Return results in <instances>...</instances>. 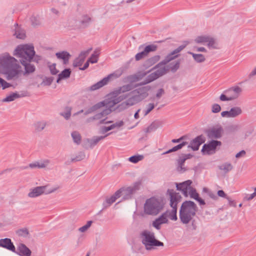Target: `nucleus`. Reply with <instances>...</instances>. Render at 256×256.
Segmentation results:
<instances>
[{
  "label": "nucleus",
  "instance_id": "nucleus-1",
  "mask_svg": "<svg viewBox=\"0 0 256 256\" xmlns=\"http://www.w3.org/2000/svg\"><path fill=\"white\" fill-rule=\"evenodd\" d=\"M0 72L6 75L8 80L21 76L23 71L14 58L6 56L0 59Z\"/></svg>",
  "mask_w": 256,
  "mask_h": 256
},
{
  "label": "nucleus",
  "instance_id": "nucleus-2",
  "mask_svg": "<svg viewBox=\"0 0 256 256\" xmlns=\"http://www.w3.org/2000/svg\"><path fill=\"white\" fill-rule=\"evenodd\" d=\"M196 206L194 202L186 201L183 202L180 212L181 221L184 224L188 223L196 215Z\"/></svg>",
  "mask_w": 256,
  "mask_h": 256
},
{
  "label": "nucleus",
  "instance_id": "nucleus-3",
  "mask_svg": "<svg viewBox=\"0 0 256 256\" xmlns=\"http://www.w3.org/2000/svg\"><path fill=\"white\" fill-rule=\"evenodd\" d=\"M162 200L152 197L146 200L144 206V212L150 215H156L164 208Z\"/></svg>",
  "mask_w": 256,
  "mask_h": 256
},
{
  "label": "nucleus",
  "instance_id": "nucleus-4",
  "mask_svg": "<svg viewBox=\"0 0 256 256\" xmlns=\"http://www.w3.org/2000/svg\"><path fill=\"white\" fill-rule=\"evenodd\" d=\"M170 206L172 208L170 212L167 211L165 213H168L167 218H169L170 220H177L176 212L177 205L180 201L182 197L178 193H176L173 191L169 192Z\"/></svg>",
  "mask_w": 256,
  "mask_h": 256
},
{
  "label": "nucleus",
  "instance_id": "nucleus-5",
  "mask_svg": "<svg viewBox=\"0 0 256 256\" xmlns=\"http://www.w3.org/2000/svg\"><path fill=\"white\" fill-rule=\"evenodd\" d=\"M142 242L148 250L153 246H162L163 243L154 238V234L148 230L143 231L140 234Z\"/></svg>",
  "mask_w": 256,
  "mask_h": 256
},
{
  "label": "nucleus",
  "instance_id": "nucleus-6",
  "mask_svg": "<svg viewBox=\"0 0 256 256\" xmlns=\"http://www.w3.org/2000/svg\"><path fill=\"white\" fill-rule=\"evenodd\" d=\"M15 54L18 57L24 58L26 60L30 61L34 54V47L30 45L19 46L15 50Z\"/></svg>",
  "mask_w": 256,
  "mask_h": 256
},
{
  "label": "nucleus",
  "instance_id": "nucleus-7",
  "mask_svg": "<svg viewBox=\"0 0 256 256\" xmlns=\"http://www.w3.org/2000/svg\"><path fill=\"white\" fill-rule=\"evenodd\" d=\"M180 66L179 62H176L174 64H171L170 66H165L162 64H159L157 67V70L154 74H152V78H151L148 82H150L160 76L166 74L168 72L176 71L178 69Z\"/></svg>",
  "mask_w": 256,
  "mask_h": 256
},
{
  "label": "nucleus",
  "instance_id": "nucleus-8",
  "mask_svg": "<svg viewBox=\"0 0 256 256\" xmlns=\"http://www.w3.org/2000/svg\"><path fill=\"white\" fill-rule=\"evenodd\" d=\"M221 142L218 140H212L207 144H204L202 152L204 154H210L215 152L218 146H221Z\"/></svg>",
  "mask_w": 256,
  "mask_h": 256
},
{
  "label": "nucleus",
  "instance_id": "nucleus-9",
  "mask_svg": "<svg viewBox=\"0 0 256 256\" xmlns=\"http://www.w3.org/2000/svg\"><path fill=\"white\" fill-rule=\"evenodd\" d=\"M192 184V182L190 180L185 181L178 184L177 188L178 190H182L185 196H187L188 195H190L191 196L192 192L196 191L191 186Z\"/></svg>",
  "mask_w": 256,
  "mask_h": 256
},
{
  "label": "nucleus",
  "instance_id": "nucleus-10",
  "mask_svg": "<svg viewBox=\"0 0 256 256\" xmlns=\"http://www.w3.org/2000/svg\"><path fill=\"white\" fill-rule=\"evenodd\" d=\"M88 52H82L79 56L76 58L74 62V66H78L80 68V70H84L88 66V62H86L83 66L84 62L85 60L86 56H88Z\"/></svg>",
  "mask_w": 256,
  "mask_h": 256
},
{
  "label": "nucleus",
  "instance_id": "nucleus-11",
  "mask_svg": "<svg viewBox=\"0 0 256 256\" xmlns=\"http://www.w3.org/2000/svg\"><path fill=\"white\" fill-rule=\"evenodd\" d=\"M242 113V110L240 108L234 107L230 111L222 112L221 114L222 116L227 118H234L236 117Z\"/></svg>",
  "mask_w": 256,
  "mask_h": 256
},
{
  "label": "nucleus",
  "instance_id": "nucleus-12",
  "mask_svg": "<svg viewBox=\"0 0 256 256\" xmlns=\"http://www.w3.org/2000/svg\"><path fill=\"white\" fill-rule=\"evenodd\" d=\"M222 128H213L207 131L208 136L210 138H218L222 136Z\"/></svg>",
  "mask_w": 256,
  "mask_h": 256
},
{
  "label": "nucleus",
  "instance_id": "nucleus-13",
  "mask_svg": "<svg viewBox=\"0 0 256 256\" xmlns=\"http://www.w3.org/2000/svg\"><path fill=\"white\" fill-rule=\"evenodd\" d=\"M204 141L205 139L203 136H198L191 142L190 146L194 150H198L200 146L204 143Z\"/></svg>",
  "mask_w": 256,
  "mask_h": 256
},
{
  "label": "nucleus",
  "instance_id": "nucleus-14",
  "mask_svg": "<svg viewBox=\"0 0 256 256\" xmlns=\"http://www.w3.org/2000/svg\"><path fill=\"white\" fill-rule=\"evenodd\" d=\"M167 214L168 213H164L159 218L153 222V226L159 230L162 224L167 223L168 222Z\"/></svg>",
  "mask_w": 256,
  "mask_h": 256
},
{
  "label": "nucleus",
  "instance_id": "nucleus-15",
  "mask_svg": "<svg viewBox=\"0 0 256 256\" xmlns=\"http://www.w3.org/2000/svg\"><path fill=\"white\" fill-rule=\"evenodd\" d=\"M0 246L10 250L13 252H16V248L10 238H4L0 240Z\"/></svg>",
  "mask_w": 256,
  "mask_h": 256
},
{
  "label": "nucleus",
  "instance_id": "nucleus-16",
  "mask_svg": "<svg viewBox=\"0 0 256 256\" xmlns=\"http://www.w3.org/2000/svg\"><path fill=\"white\" fill-rule=\"evenodd\" d=\"M196 41L198 43H207L209 46H212L214 44V40L208 36H200L198 37Z\"/></svg>",
  "mask_w": 256,
  "mask_h": 256
},
{
  "label": "nucleus",
  "instance_id": "nucleus-17",
  "mask_svg": "<svg viewBox=\"0 0 256 256\" xmlns=\"http://www.w3.org/2000/svg\"><path fill=\"white\" fill-rule=\"evenodd\" d=\"M19 254L22 256H30L31 251L24 244H20L18 247Z\"/></svg>",
  "mask_w": 256,
  "mask_h": 256
},
{
  "label": "nucleus",
  "instance_id": "nucleus-18",
  "mask_svg": "<svg viewBox=\"0 0 256 256\" xmlns=\"http://www.w3.org/2000/svg\"><path fill=\"white\" fill-rule=\"evenodd\" d=\"M45 188L46 186H39L36 188L29 193L28 196L30 197H36L39 196L44 192Z\"/></svg>",
  "mask_w": 256,
  "mask_h": 256
},
{
  "label": "nucleus",
  "instance_id": "nucleus-19",
  "mask_svg": "<svg viewBox=\"0 0 256 256\" xmlns=\"http://www.w3.org/2000/svg\"><path fill=\"white\" fill-rule=\"evenodd\" d=\"M110 76L103 78L102 80L98 82L96 84L92 86L91 89L92 90H96L104 86L108 82Z\"/></svg>",
  "mask_w": 256,
  "mask_h": 256
},
{
  "label": "nucleus",
  "instance_id": "nucleus-20",
  "mask_svg": "<svg viewBox=\"0 0 256 256\" xmlns=\"http://www.w3.org/2000/svg\"><path fill=\"white\" fill-rule=\"evenodd\" d=\"M22 64L24 66L25 68V72H23L22 74H28L34 71L35 68L32 65L30 64H27L24 60L22 61Z\"/></svg>",
  "mask_w": 256,
  "mask_h": 256
},
{
  "label": "nucleus",
  "instance_id": "nucleus-21",
  "mask_svg": "<svg viewBox=\"0 0 256 256\" xmlns=\"http://www.w3.org/2000/svg\"><path fill=\"white\" fill-rule=\"evenodd\" d=\"M56 56L58 58L62 60L64 64H66L68 62L70 57V54L66 52H60L56 53Z\"/></svg>",
  "mask_w": 256,
  "mask_h": 256
},
{
  "label": "nucleus",
  "instance_id": "nucleus-22",
  "mask_svg": "<svg viewBox=\"0 0 256 256\" xmlns=\"http://www.w3.org/2000/svg\"><path fill=\"white\" fill-rule=\"evenodd\" d=\"M71 73V71L70 69H66L64 70H63L59 75H58V82L59 80L65 78H67L70 76Z\"/></svg>",
  "mask_w": 256,
  "mask_h": 256
},
{
  "label": "nucleus",
  "instance_id": "nucleus-23",
  "mask_svg": "<svg viewBox=\"0 0 256 256\" xmlns=\"http://www.w3.org/2000/svg\"><path fill=\"white\" fill-rule=\"evenodd\" d=\"M100 52L99 50H96L94 52V53L92 54L91 57L88 60V63L90 62L91 63H95L98 61V57L99 56Z\"/></svg>",
  "mask_w": 256,
  "mask_h": 256
},
{
  "label": "nucleus",
  "instance_id": "nucleus-24",
  "mask_svg": "<svg viewBox=\"0 0 256 256\" xmlns=\"http://www.w3.org/2000/svg\"><path fill=\"white\" fill-rule=\"evenodd\" d=\"M157 48L158 46L155 44H150L145 48L144 51L148 55L149 52L156 51Z\"/></svg>",
  "mask_w": 256,
  "mask_h": 256
},
{
  "label": "nucleus",
  "instance_id": "nucleus-25",
  "mask_svg": "<svg viewBox=\"0 0 256 256\" xmlns=\"http://www.w3.org/2000/svg\"><path fill=\"white\" fill-rule=\"evenodd\" d=\"M191 197L193 198H194L196 199V200H197L200 204H205V202H204V200L202 199L200 196H199V194L198 193H197L196 192V191H193L192 194V196Z\"/></svg>",
  "mask_w": 256,
  "mask_h": 256
},
{
  "label": "nucleus",
  "instance_id": "nucleus-26",
  "mask_svg": "<svg viewBox=\"0 0 256 256\" xmlns=\"http://www.w3.org/2000/svg\"><path fill=\"white\" fill-rule=\"evenodd\" d=\"M190 54H192L194 59L198 62H202L204 60L205 58L204 56L201 54H194L192 52H190Z\"/></svg>",
  "mask_w": 256,
  "mask_h": 256
},
{
  "label": "nucleus",
  "instance_id": "nucleus-27",
  "mask_svg": "<svg viewBox=\"0 0 256 256\" xmlns=\"http://www.w3.org/2000/svg\"><path fill=\"white\" fill-rule=\"evenodd\" d=\"M123 124V122H119V123H116L114 124L111 125L110 126L108 127H104L103 128V131L104 132H106L112 129H113L117 127H120L122 126Z\"/></svg>",
  "mask_w": 256,
  "mask_h": 256
},
{
  "label": "nucleus",
  "instance_id": "nucleus-28",
  "mask_svg": "<svg viewBox=\"0 0 256 256\" xmlns=\"http://www.w3.org/2000/svg\"><path fill=\"white\" fill-rule=\"evenodd\" d=\"M72 137L74 140V141L78 144L81 141V136L79 133L76 132H74L72 134Z\"/></svg>",
  "mask_w": 256,
  "mask_h": 256
},
{
  "label": "nucleus",
  "instance_id": "nucleus-29",
  "mask_svg": "<svg viewBox=\"0 0 256 256\" xmlns=\"http://www.w3.org/2000/svg\"><path fill=\"white\" fill-rule=\"evenodd\" d=\"M143 158L144 157L142 156H140V155L134 156H131L129 160L132 162L136 163V162H138L142 160Z\"/></svg>",
  "mask_w": 256,
  "mask_h": 256
},
{
  "label": "nucleus",
  "instance_id": "nucleus-30",
  "mask_svg": "<svg viewBox=\"0 0 256 256\" xmlns=\"http://www.w3.org/2000/svg\"><path fill=\"white\" fill-rule=\"evenodd\" d=\"M121 192H122L121 190H118L116 192L114 196H112V198L110 200H108V202L111 204V203L114 202L116 201V199L120 196Z\"/></svg>",
  "mask_w": 256,
  "mask_h": 256
},
{
  "label": "nucleus",
  "instance_id": "nucleus-31",
  "mask_svg": "<svg viewBox=\"0 0 256 256\" xmlns=\"http://www.w3.org/2000/svg\"><path fill=\"white\" fill-rule=\"evenodd\" d=\"M237 94H236L235 96H226L224 94H222L220 96V99L222 101H224V100H234V98H236L237 97Z\"/></svg>",
  "mask_w": 256,
  "mask_h": 256
},
{
  "label": "nucleus",
  "instance_id": "nucleus-32",
  "mask_svg": "<svg viewBox=\"0 0 256 256\" xmlns=\"http://www.w3.org/2000/svg\"><path fill=\"white\" fill-rule=\"evenodd\" d=\"M18 96L16 94H13L9 96H8L4 100V102H10L12 101L16 98H18Z\"/></svg>",
  "mask_w": 256,
  "mask_h": 256
},
{
  "label": "nucleus",
  "instance_id": "nucleus-33",
  "mask_svg": "<svg viewBox=\"0 0 256 256\" xmlns=\"http://www.w3.org/2000/svg\"><path fill=\"white\" fill-rule=\"evenodd\" d=\"M138 101V100H136V98L135 97H133L132 98L128 99V102H126L125 104L126 106H132L136 104Z\"/></svg>",
  "mask_w": 256,
  "mask_h": 256
},
{
  "label": "nucleus",
  "instance_id": "nucleus-34",
  "mask_svg": "<svg viewBox=\"0 0 256 256\" xmlns=\"http://www.w3.org/2000/svg\"><path fill=\"white\" fill-rule=\"evenodd\" d=\"M10 85L4 80L0 78V87H2L3 89L9 88Z\"/></svg>",
  "mask_w": 256,
  "mask_h": 256
},
{
  "label": "nucleus",
  "instance_id": "nucleus-35",
  "mask_svg": "<svg viewBox=\"0 0 256 256\" xmlns=\"http://www.w3.org/2000/svg\"><path fill=\"white\" fill-rule=\"evenodd\" d=\"M50 70L52 74H56L58 73V70L56 68V66L55 64H52L49 66Z\"/></svg>",
  "mask_w": 256,
  "mask_h": 256
},
{
  "label": "nucleus",
  "instance_id": "nucleus-36",
  "mask_svg": "<svg viewBox=\"0 0 256 256\" xmlns=\"http://www.w3.org/2000/svg\"><path fill=\"white\" fill-rule=\"evenodd\" d=\"M146 56H147L144 50L143 52L138 54L136 56V60H141L142 58H144V57Z\"/></svg>",
  "mask_w": 256,
  "mask_h": 256
},
{
  "label": "nucleus",
  "instance_id": "nucleus-37",
  "mask_svg": "<svg viewBox=\"0 0 256 256\" xmlns=\"http://www.w3.org/2000/svg\"><path fill=\"white\" fill-rule=\"evenodd\" d=\"M92 223V221H88L86 224L80 228L79 230L82 232H85L90 226Z\"/></svg>",
  "mask_w": 256,
  "mask_h": 256
},
{
  "label": "nucleus",
  "instance_id": "nucleus-38",
  "mask_svg": "<svg viewBox=\"0 0 256 256\" xmlns=\"http://www.w3.org/2000/svg\"><path fill=\"white\" fill-rule=\"evenodd\" d=\"M182 50V48H177L176 50H174L170 54L169 57H170V59H173L174 58L177 57L178 56H174V57H172V56L175 54H178V52H180Z\"/></svg>",
  "mask_w": 256,
  "mask_h": 256
},
{
  "label": "nucleus",
  "instance_id": "nucleus-39",
  "mask_svg": "<svg viewBox=\"0 0 256 256\" xmlns=\"http://www.w3.org/2000/svg\"><path fill=\"white\" fill-rule=\"evenodd\" d=\"M185 145V143L180 144L174 147L171 150H170L168 152L176 151L179 149H180L184 146Z\"/></svg>",
  "mask_w": 256,
  "mask_h": 256
},
{
  "label": "nucleus",
  "instance_id": "nucleus-40",
  "mask_svg": "<svg viewBox=\"0 0 256 256\" xmlns=\"http://www.w3.org/2000/svg\"><path fill=\"white\" fill-rule=\"evenodd\" d=\"M221 108L220 105L215 104L212 106V112H218L220 111Z\"/></svg>",
  "mask_w": 256,
  "mask_h": 256
},
{
  "label": "nucleus",
  "instance_id": "nucleus-41",
  "mask_svg": "<svg viewBox=\"0 0 256 256\" xmlns=\"http://www.w3.org/2000/svg\"><path fill=\"white\" fill-rule=\"evenodd\" d=\"M154 108V104H150L148 106V108L146 112V114H148L151 110H152Z\"/></svg>",
  "mask_w": 256,
  "mask_h": 256
},
{
  "label": "nucleus",
  "instance_id": "nucleus-42",
  "mask_svg": "<svg viewBox=\"0 0 256 256\" xmlns=\"http://www.w3.org/2000/svg\"><path fill=\"white\" fill-rule=\"evenodd\" d=\"M218 196H219L220 197H222V198H226V194L222 190H218Z\"/></svg>",
  "mask_w": 256,
  "mask_h": 256
},
{
  "label": "nucleus",
  "instance_id": "nucleus-43",
  "mask_svg": "<svg viewBox=\"0 0 256 256\" xmlns=\"http://www.w3.org/2000/svg\"><path fill=\"white\" fill-rule=\"evenodd\" d=\"M105 106V104L104 102H100V104H98L96 106H94V108L96 109V108H100L102 106Z\"/></svg>",
  "mask_w": 256,
  "mask_h": 256
},
{
  "label": "nucleus",
  "instance_id": "nucleus-44",
  "mask_svg": "<svg viewBox=\"0 0 256 256\" xmlns=\"http://www.w3.org/2000/svg\"><path fill=\"white\" fill-rule=\"evenodd\" d=\"M245 154H246L244 150H242L239 153L236 154V158H239L241 156H243V155Z\"/></svg>",
  "mask_w": 256,
  "mask_h": 256
},
{
  "label": "nucleus",
  "instance_id": "nucleus-45",
  "mask_svg": "<svg viewBox=\"0 0 256 256\" xmlns=\"http://www.w3.org/2000/svg\"><path fill=\"white\" fill-rule=\"evenodd\" d=\"M196 50L198 52H206V49L204 48H196Z\"/></svg>",
  "mask_w": 256,
  "mask_h": 256
},
{
  "label": "nucleus",
  "instance_id": "nucleus-46",
  "mask_svg": "<svg viewBox=\"0 0 256 256\" xmlns=\"http://www.w3.org/2000/svg\"><path fill=\"white\" fill-rule=\"evenodd\" d=\"M140 111V110H138V112H136L135 114H134V118H138V117H139V115H138V112Z\"/></svg>",
  "mask_w": 256,
  "mask_h": 256
},
{
  "label": "nucleus",
  "instance_id": "nucleus-47",
  "mask_svg": "<svg viewBox=\"0 0 256 256\" xmlns=\"http://www.w3.org/2000/svg\"><path fill=\"white\" fill-rule=\"evenodd\" d=\"M255 195H256V188L254 189V192L252 195L251 197L249 199L252 198Z\"/></svg>",
  "mask_w": 256,
  "mask_h": 256
},
{
  "label": "nucleus",
  "instance_id": "nucleus-48",
  "mask_svg": "<svg viewBox=\"0 0 256 256\" xmlns=\"http://www.w3.org/2000/svg\"><path fill=\"white\" fill-rule=\"evenodd\" d=\"M16 37L20 38H24L25 37V34H22L20 36H17Z\"/></svg>",
  "mask_w": 256,
  "mask_h": 256
},
{
  "label": "nucleus",
  "instance_id": "nucleus-49",
  "mask_svg": "<svg viewBox=\"0 0 256 256\" xmlns=\"http://www.w3.org/2000/svg\"><path fill=\"white\" fill-rule=\"evenodd\" d=\"M210 196L211 198H212L214 199L216 198V196H214V194H210Z\"/></svg>",
  "mask_w": 256,
  "mask_h": 256
},
{
  "label": "nucleus",
  "instance_id": "nucleus-50",
  "mask_svg": "<svg viewBox=\"0 0 256 256\" xmlns=\"http://www.w3.org/2000/svg\"><path fill=\"white\" fill-rule=\"evenodd\" d=\"M234 90V92L236 93H238V92L240 91V88H236Z\"/></svg>",
  "mask_w": 256,
  "mask_h": 256
},
{
  "label": "nucleus",
  "instance_id": "nucleus-51",
  "mask_svg": "<svg viewBox=\"0 0 256 256\" xmlns=\"http://www.w3.org/2000/svg\"><path fill=\"white\" fill-rule=\"evenodd\" d=\"M20 232H24L26 234H28V232L26 230H20Z\"/></svg>",
  "mask_w": 256,
  "mask_h": 256
},
{
  "label": "nucleus",
  "instance_id": "nucleus-52",
  "mask_svg": "<svg viewBox=\"0 0 256 256\" xmlns=\"http://www.w3.org/2000/svg\"><path fill=\"white\" fill-rule=\"evenodd\" d=\"M36 166V164H31L30 165V167H32V168L35 167V166Z\"/></svg>",
  "mask_w": 256,
  "mask_h": 256
},
{
  "label": "nucleus",
  "instance_id": "nucleus-53",
  "mask_svg": "<svg viewBox=\"0 0 256 256\" xmlns=\"http://www.w3.org/2000/svg\"><path fill=\"white\" fill-rule=\"evenodd\" d=\"M70 116V114H67L66 116V118H68Z\"/></svg>",
  "mask_w": 256,
  "mask_h": 256
},
{
  "label": "nucleus",
  "instance_id": "nucleus-54",
  "mask_svg": "<svg viewBox=\"0 0 256 256\" xmlns=\"http://www.w3.org/2000/svg\"><path fill=\"white\" fill-rule=\"evenodd\" d=\"M173 142H179V140H173Z\"/></svg>",
  "mask_w": 256,
  "mask_h": 256
},
{
  "label": "nucleus",
  "instance_id": "nucleus-55",
  "mask_svg": "<svg viewBox=\"0 0 256 256\" xmlns=\"http://www.w3.org/2000/svg\"><path fill=\"white\" fill-rule=\"evenodd\" d=\"M111 112V110H107L106 114H108V113H110V112Z\"/></svg>",
  "mask_w": 256,
  "mask_h": 256
},
{
  "label": "nucleus",
  "instance_id": "nucleus-56",
  "mask_svg": "<svg viewBox=\"0 0 256 256\" xmlns=\"http://www.w3.org/2000/svg\"><path fill=\"white\" fill-rule=\"evenodd\" d=\"M254 74H256V68L254 70Z\"/></svg>",
  "mask_w": 256,
  "mask_h": 256
},
{
  "label": "nucleus",
  "instance_id": "nucleus-57",
  "mask_svg": "<svg viewBox=\"0 0 256 256\" xmlns=\"http://www.w3.org/2000/svg\"><path fill=\"white\" fill-rule=\"evenodd\" d=\"M117 102H113V105H114V104H116Z\"/></svg>",
  "mask_w": 256,
  "mask_h": 256
},
{
  "label": "nucleus",
  "instance_id": "nucleus-58",
  "mask_svg": "<svg viewBox=\"0 0 256 256\" xmlns=\"http://www.w3.org/2000/svg\"><path fill=\"white\" fill-rule=\"evenodd\" d=\"M86 256H90L89 254H88Z\"/></svg>",
  "mask_w": 256,
  "mask_h": 256
}]
</instances>
